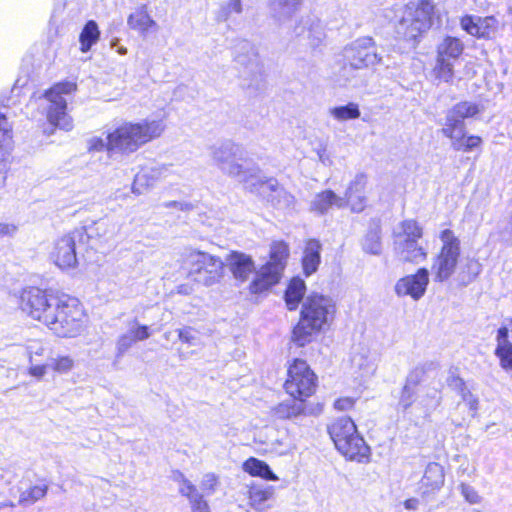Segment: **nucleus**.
Wrapping results in <instances>:
<instances>
[{
    "instance_id": "1",
    "label": "nucleus",
    "mask_w": 512,
    "mask_h": 512,
    "mask_svg": "<svg viewBox=\"0 0 512 512\" xmlns=\"http://www.w3.org/2000/svg\"><path fill=\"white\" fill-rule=\"evenodd\" d=\"M337 313L336 302L329 295L309 293L302 302L299 321L293 329L292 341L299 347L310 343L314 336L325 332Z\"/></svg>"
},
{
    "instance_id": "2",
    "label": "nucleus",
    "mask_w": 512,
    "mask_h": 512,
    "mask_svg": "<svg viewBox=\"0 0 512 512\" xmlns=\"http://www.w3.org/2000/svg\"><path fill=\"white\" fill-rule=\"evenodd\" d=\"M163 131L164 126L156 120L124 122L108 133V152L133 153Z\"/></svg>"
},
{
    "instance_id": "3",
    "label": "nucleus",
    "mask_w": 512,
    "mask_h": 512,
    "mask_svg": "<svg viewBox=\"0 0 512 512\" xmlns=\"http://www.w3.org/2000/svg\"><path fill=\"white\" fill-rule=\"evenodd\" d=\"M54 310L47 323L48 329L58 337L75 338L86 328L87 317L80 302L69 295L60 294L52 302Z\"/></svg>"
},
{
    "instance_id": "4",
    "label": "nucleus",
    "mask_w": 512,
    "mask_h": 512,
    "mask_svg": "<svg viewBox=\"0 0 512 512\" xmlns=\"http://www.w3.org/2000/svg\"><path fill=\"white\" fill-rule=\"evenodd\" d=\"M437 16L432 0H411L403 8L397 32L408 40H416L430 30Z\"/></svg>"
},
{
    "instance_id": "5",
    "label": "nucleus",
    "mask_w": 512,
    "mask_h": 512,
    "mask_svg": "<svg viewBox=\"0 0 512 512\" xmlns=\"http://www.w3.org/2000/svg\"><path fill=\"white\" fill-rule=\"evenodd\" d=\"M182 264L187 269V277L194 283L211 286L224 275V262L206 252L188 249L182 254Z\"/></svg>"
},
{
    "instance_id": "6",
    "label": "nucleus",
    "mask_w": 512,
    "mask_h": 512,
    "mask_svg": "<svg viewBox=\"0 0 512 512\" xmlns=\"http://www.w3.org/2000/svg\"><path fill=\"white\" fill-rule=\"evenodd\" d=\"M331 439L340 453L350 460L361 461L369 454V447L358 434L356 425L347 417L335 420L328 428Z\"/></svg>"
},
{
    "instance_id": "7",
    "label": "nucleus",
    "mask_w": 512,
    "mask_h": 512,
    "mask_svg": "<svg viewBox=\"0 0 512 512\" xmlns=\"http://www.w3.org/2000/svg\"><path fill=\"white\" fill-rule=\"evenodd\" d=\"M439 239L441 247L433 257L431 269L434 281L445 282L456 272L461 255V243L450 229L442 230Z\"/></svg>"
},
{
    "instance_id": "8",
    "label": "nucleus",
    "mask_w": 512,
    "mask_h": 512,
    "mask_svg": "<svg viewBox=\"0 0 512 512\" xmlns=\"http://www.w3.org/2000/svg\"><path fill=\"white\" fill-rule=\"evenodd\" d=\"M212 158L222 173L247 185L254 192L252 184H257V182H253L256 178V170L242 163L238 157V148L235 145L230 143L220 145L213 150Z\"/></svg>"
},
{
    "instance_id": "9",
    "label": "nucleus",
    "mask_w": 512,
    "mask_h": 512,
    "mask_svg": "<svg viewBox=\"0 0 512 512\" xmlns=\"http://www.w3.org/2000/svg\"><path fill=\"white\" fill-rule=\"evenodd\" d=\"M288 256L289 247L285 242H273L270 248V260L256 273V277L249 285L250 292L261 293L278 283Z\"/></svg>"
},
{
    "instance_id": "10",
    "label": "nucleus",
    "mask_w": 512,
    "mask_h": 512,
    "mask_svg": "<svg viewBox=\"0 0 512 512\" xmlns=\"http://www.w3.org/2000/svg\"><path fill=\"white\" fill-rule=\"evenodd\" d=\"M76 88L74 82L66 81L55 84L45 93V97L49 101L47 119L50 124L65 131H70L73 128V121L66 113L67 101L63 96L73 93Z\"/></svg>"
},
{
    "instance_id": "11",
    "label": "nucleus",
    "mask_w": 512,
    "mask_h": 512,
    "mask_svg": "<svg viewBox=\"0 0 512 512\" xmlns=\"http://www.w3.org/2000/svg\"><path fill=\"white\" fill-rule=\"evenodd\" d=\"M316 380V375L308 364L304 360L295 359L288 367L284 388L294 399L303 402L315 392Z\"/></svg>"
},
{
    "instance_id": "12",
    "label": "nucleus",
    "mask_w": 512,
    "mask_h": 512,
    "mask_svg": "<svg viewBox=\"0 0 512 512\" xmlns=\"http://www.w3.org/2000/svg\"><path fill=\"white\" fill-rule=\"evenodd\" d=\"M464 51V43L454 36H445L436 47V64L433 69L435 77L443 82H450L454 76L453 61Z\"/></svg>"
},
{
    "instance_id": "13",
    "label": "nucleus",
    "mask_w": 512,
    "mask_h": 512,
    "mask_svg": "<svg viewBox=\"0 0 512 512\" xmlns=\"http://www.w3.org/2000/svg\"><path fill=\"white\" fill-rule=\"evenodd\" d=\"M59 299V295L48 294L37 288L24 290L20 297V307L33 319L47 325L54 310L53 301Z\"/></svg>"
},
{
    "instance_id": "14",
    "label": "nucleus",
    "mask_w": 512,
    "mask_h": 512,
    "mask_svg": "<svg viewBox=\"0 0 512 512\" xmlns=\"http://www.w3.org/2000/svg\"><path fill=\"white\" fill-rule=\"evenodd\" d=\"M345 58L354 69L368 68L381 61L371 38H362L353 42L345 49Z\"/></svg>"
},
{
    "instance_id": "15",
    "label": "nucleus",
    "mask_w": 512,
    "mask_h": 512,
    "mask_svg": "<svg viewBox=\"0 0 512 512\" xmlns=\"http://www.w3.org/2000/svg\"><path fill=\"white\" fill-rule=\"evenodd\" d=\"M428 284V269L419 268L416 273L398 279L394 286V292L398 297H410L414 301H418L425 295Z\"/></svg>"
},
{
    "instance_id": "16",
    "label": "nucleus",
    "mask_w": 512,
    "mask_h": 512,
    "mask_svg": "<svg viewBox=\"0 0 512 512\" xmlns=\"http://www.w3.org/2000/svg\"><path fill=\"white\" fill-rule=\"evenodd\" d=\"M76 236L77 232H71L53 243L49 255L53 263L62 270L72 269L77 265Z\"/></svg>"
},
{
    "instance_id": "17",
    "label": "nucleus",
    "mask_w": 512,
    "mask_h": 512,
    "mask_svg": "<svg viewBox=\"0 0 512 512\" xmlns=\"http://www.w3.org/2000/svg\"><path fill=\"white\" fill-rule=\"evenodd\" d=\"M368 176L357 173L348 183L344 197H342L343 208L348 207L353 213L362 212L367 205L366 187Z\"/></svg>"
},
{
    "instance_id": "18",
    "label": "nucleus",
    "mask_w": 512,
    "mask_h": 512,
    "mask_svg": "<svg viewBox=\"0 0 512 512\" xmlns=\"http://www.w3.org/2000/svg\"><path fill=\"white\" fill-rule=\"evenodd\" d=\"M252 186L254 187V192L266 198L267 201L277 208H292L296 203L295 197L279 186L278 182L274 179L266 181L257 180V184H252Z\"/></svg>"
},
{
    "instance_id": "19",
    "label": "nucleus",
    "mask_w": 512,
    "mask_h": 512,
    "mask_svg": "<svg viewBox=\"0 0 512 512\" xmlns=\"http://www.w3.org/2000/svg\"><path fill=\"white\" fill-rule=\"evenodd\" d=\"M460 26L471 36L490 39L498 32L499 21L493 16L465 15L460 19Z\"/></svg>"
},
{
    "instance_id": "20",
    "label": "nucleus",
    "mask_w": 512,
    "mask_h": 512,
    "mask_svg": "<svg viewBox=\"0 0 512 512\" xmlns=\"http://www.w3.org/2000/svg\"><path fill=\"white\" fill-rule=\"evenodd\" d=\"M224 264L228 267L233 277L240 282H246L251 274L258 272L252 257L239 251L229 253Z\"/></svg>"
},
{
    "instance_id": "21",
    "label": "nucleus",
    "mask_w": 512,
    "mask_h": 512,
    "mask_svg": "<svg viewBox=\"0 0 512 512\" xmlns=\"http://www.w3.org/2000/svg\"><path fill=\"white\" fill-rule=\"evenodd\" d=\"M353 373L360 378H370L377 370V357L365 347H357L351 355Z\"/></svg>"
},
{
    "instance_id": "22",
    "label": "nucleus",
    "mask_w": 512,
    "mask_h": 512,
    "mask_svg": "<svg viewBox=\"0 0 512 512\" xmlns=\"http://www.w3.org/2000/svg\"><path fill=\"white\" fill-rule=\"evenodd\" d=\"M393 249L399 260L404 263L420 264L428 256L427 250L418 244V240L394 241Z\"/></svg>"
},
{
    "instance_id": "23",
    "label": "nucleus",
    "mask_w": 512,
    "mask_h": 512,
    "mask_svg": "<svg viewBox=\"0 0 512 512\" xmlns=\"http://www.w3.org/2000/svg\"><path fill=\"white\" fill-rule=\"evenodd\" d=\"M169 169L165 166H157L145 169L135 176L132 184V192L136 195H141L152 188L155 183L168 176Z\"/></svg>"
},
{
    "instance_id": "24",
    "label": "nucleus",
    "mask_w": 512,
    "mask_h": 512,
    "mask_svg": "<svg viewBox=\"0 0 512 512\" xmlns=\"http://www.w3.org/2000/svg\"><path fill=\"white\" fill-rule=\"evenodd\" d=\"M45 351L46 346L40 340H30L26 345V353L29 362L28 374L37 380H42L49 369V365L47 363H37V358L42 357L45 354Z\"/></svg>"
},
{
    "instance_id": "25",
    "label": "nucleus",
    "mask_w": 512,
    "mask_h": 512,
    "mask_svg": "<svg viewBox=\"0 0 512 512\" xmlns=\"http://www.w3.org/2000/svg\"><path fill=\"white\" fill-rule=\"evenodd\" d=\"M445 481L443 467L438 463H429L420 482V491L423 496H428L442 488Z\"/></svg>"
},
{
    "instance_id": "26",
    "label": "nucleus",
    "mask_w": 512,
    "mask_h": 512,
    "mask_svg": "<svg viewBox=\"0 0 512 512\" xmlns=\"http://www.w3.org/2000/svg\"><path fill=\"white\" fill-rule=\"evenodd\" d=\"M274 496V488L272 486H264L252 483L248 486L247 498L248 505L259 512L264 511L269 506L266 502Z\"/></svg>"
},
{
    "instance_id": "27",
    "label": "nucleus",
    "mask_w": 512,
    "mask_h": 512,
    "mask_svg": "<svg viewBox=\"0 0 512 512\" xmlns=\"http://www.w3.org/2000/svg\"><path fill=\"white\" fill-rule=\"evenodd\" d=\"M128 26L140 33H147L151 29H157V22L150 16L147 5L142 4L128 16Z\"/></svg>"
},
{
    "instance_id": "28",
    "label": "nucleus",
    "mask_w": 512,
    "mask_h": 512,
    "mask_svg": "<svg viewBox=\"0 0 512 512\" xmlns=\"http://www.w3.org/2000/svg\"><path fill=\"white\" fill-rule=\"evenodd\" d=\"M495 355L503 369L512 370V343L508 339V328L501 327L496 335Z\"/></svg>"
},
{
    "instance_id": "29",
    "label": "nucleus",
    "mask_w": 512,
    "mask_h": 512,
    "mask_svg": "<svg viewBox=\"0 0 512 512\" xmlns=\"http://www.w3.org/2000/svg\"><path fill=\"white\" fill-rule=\"evenodd\" d=\"M333 206L342 209V197L337 195L332 190H324L315 195V197L311 201L310 210L320 214H324Z\"/></svg>"
},
{
    "instance_id": "30",
    "label": "nucleus",
    "mask_w": 512,
    "mask_h": 512,
    "mask_svg": "<svg viewBox=\"0 0 512 512\" xmlns=\"http://www.w3.org/2000/svg\"><path fill=\"white\" fill-rule=\"evenodd\" d=\"M321 244L315 239H311L306 243L304 255L302 259L303 270L306 276L313 274L320 264Z\"/></svg>"
},
{
    "instance_id": "31",
    "label": "nucleus",
    "mask_w": 512,
    "mask_h": 512,
    "mask_svg": "<svg viewBox=\"0 0 512 512\" xmlns=\"http://www.w3.org/2000/svg\"><path fill=\"white\" fill-rule=\"evenodd\" d=\"M423 236V228L414 219H406L398 223L393 231L394 241L419 240Z\"/></svg>"
},
{
    "instance_id": "32",
    "label": "nucleus",
    "mask_w": 512,
    "mask_h": 512,
    "mask_svg": "<svg viewBox=\"0 0 512 512\" xmlns=\"http://www.w3.org/2000/svg\"><path fill=\"white\" fill-rule=\"evenodd\" d=\"M12 149L11 125L4 115L0 114V170L5 167V162Z\"/></svg>"
},
{
    "instance_id": "33",
    "label": "nucleus",
    "mask_w": 512,
    "mask_h": 512,
    "mask_svg": "<svg viewBox=\"0 0 512 512\" xmlns=\"http://www.w3.org/2000/svg\"><path fill=\"white\" fill-rule=\"evenodd\" d=\"M306 285L300 278H293L286 290L285 301L289 310H295L300 301L305 298Z\"/></svg>"
},
{
    "instance_id": "34",
    "label": "nucleus",
    "mask_w": 512,
    "mask_h": 512,
    "mask_svg": "<svg viewBox=\"0 0 512 512\" xmlns=\"http://www.w3.org/2000/svg\"><path fill=\"white\" fill-rule=\"evenodd\" d=\"M243 469L252 476L272 481L278 480V477L270 470L269 466L264 461L253 457L244 462Z\"/></svg>"
},
{
    "instance_id": "35",
    "label": "nucleus",
    "mask_w": 512,
    "mask_h": 512,
    "mask_svg": "<svg viewBox=\"0 0 512 512\" xmlns=\"http://www.w3.org/2000/svg\"><path fill=\"white\" fill-rule=\"evenodd\" d=\"M300 0H269L272 16L284 20L289 18L296 10Z\"/></svg>"
},
{
    "instance_id": "36",
    "label": "nucleus",
    "mask_w": 512,
    "mask_h": 512,
    "mask_svg": "<svg viewBox=\"0 0 512 512\" xmlns=\"http://www.w3.org/2000/svg\"><path fill=\"white\" fill-rule=\"evenodd\" d=\"M328 113L333 119L339 122L358 119L361 115L359 105L354 102H349L343 106L331 107Z\"/></svg>"
},
{
    "instance_id": "37",
    "label": "nucleus",
    "mask_w": 512,
    "mask_h": 512,
    "mask_svg": "<svg viewBox=\"0 0 512 512\" xmlns=\"http://www.w3.org/2000/svg\"><path fill=\"white\" fill-rule=\"evenodd\" d=\"M100 36V31L98 29V25L95 21H88L84 26L80 37V50L82 52H87L90 50L93 44H95Z\"/></svg>"
},
{
    "instance_id": "38",
    "label": "nucleus",
    "mask_w": 512,
    "mask_h": 512,
    "mask_svg": "<svg viewBox=\"0 0 512 512\" xmlns=\"http://www.w3.org/2000/svg\"><path fill=\"white\" fill-rule=\"evenodd\" d=\"M304 411L302 402L294 401L282 402L272 408L271 412L277 419H289L300 415Z\"/></svg>"
},
{
    "instance_id": "39",
    "label": "nucleus",
    "mask_w": 512,
    "mask_h": 512,
    "mask_svg": "<svg viewBox=\"0 0 512 512\" xmlns=\"http://www.w3.org/2000/svg\"><path fill=\"white\" fill-rule=\"evenodd\" d=\"M362 248L365 253L380 255L382 253L381 231L374 228L366 233L362 240Z\"/></svg>"
},
{
    "instance_id": "40",
    "label": "nucleus",
    "mask_w": 512,
    "mask_h": 512,
    "mask_svg": "<svg viewBox=\"0 0 512 512\" xmlns=\"http://www.w3.org/2000/svg\"><path fill=\"white\" fill-rule=\"evenodd\" d=\"M482 144V138L476 135H467L464 131L455 138L451 147L456 151L469 152L477 149Z\"/></svg>"
},
{
    "instance_id": "41",
    "label": "nucleus",
    "mask_w": 512,
    "mask_h": 512,
    "mask_svg": "<svg viewBox=\"0 0 512 512\" xmlns=\"http://www.w3.org/2000/svg\"><path fill=\"white\" fill-rule=\"evenodd\" d=\"M464 131V123L450 110L447 113L441 133L451 142Z\"/></svg>"
},
{
    "instance_id": "42",
    "label": "nucleus",
    "mask_w": 512,
    "mask_h": 512,
    "mask_svg": "<svg viewBox=\"0 0 512 512\" xmlns=\"http://www.w3.org/2000/svg\"><path fill=\"white\" fill-rule=\"evenodd\" d=\"M48 491L46 484H37L22 491L19 496L20 505H31L45 497Z\"/></svg>"
},
{
    "instance_id": "43",
    "label": "nucleus",
    "mask_w": 512,
    "mask_h": 512,
    "mask_svg": "<svg viewBox=\"0 0 512 512\" xmlns=\"http://www.w3.org/2000/svg\"><path fill=\"white\" fill-rule=\"evenodd\" d=\"M484 110V107L475 102L463 101L457 103L450 109L462 122L466 118H471Z\"/></svg>"
},
{
    "instance_id": "44",
    "label": "nucleus",
    "mask_w": 512,
    "mask_h": 512,
    "mask_svg": "<svg viewBox=\"0 0 512 512\" xmlns=\"http://www.w3.org/2000/svg\"><path fill=\"white\" fill-rule=\"evenodd\" d=\"M49 369L53 372L63 375L70 373L75 367V360L69 355H58L57 357L50 358Z\"/></svg>"
},
{
    "instance_id": "45",
    "label": "nucleus",
    "mask_w": 512,
    "mask_h": 512,
    "mask_svg": "<svg viewBox=\"0 0 512 512\" xmlns=\"http://www.w3.org/2000/svg\"><path fill=\"white\" fill-rule=\"evenodd\" d=\"M175 480L179 483V492L181 495L187 497L190 500V503L195 502L197 498L202 497V495L197 492L196 487L186 479L182 473H177Z\"/></svg>"
},
{
    "instance_id": "46",
    "label": "nucleus",
    "mask_w": 512,
    "mask_h": 512,
    "mask_svg": "<svg viewBox=\"0 0 512 512\" xmlns=\"http://www.w3.org/2000/svg\"><path fill=\"white\" fill-rule=\"evenodd\" d=\"M242 12L241 0H228L221 5L219 17L227 20L232 14H240Z\"/></svg>"
},
{
    "instance_id": "47",
    "label": "nucleus",
    "mask_w": 512,
    "mask_h": 512,
    "mask_svg": "<svg viewBox=\"0 0 512 512\" xmlns=\"http://www.w3.org/2000/svg\"><path fill=\"white\" fill-rule=\"evenodd\" d=\"M465 268L467 273L464 270L459 273V279L464 284L471 282L480 273V264L476 260L470 259L467 261Z\"/></svg>"
},
{
    "instance_id": "48",
    "label": "nucleus",
    "mask_w": 512,
    "mask_h": 512,
    "mask_svg": "<svg viewBox=\"0 0 512 512\" xmlns=\"http://www.w3.org/2000/svg\"><path fill=\"white\" fill-rule=\"evenodd\" d=\"M461 495L469 504H479L482 501V497L479 495L477 490L469 484L461 483L459 486Z\"/></svg>"
},
{
    "instance_id": "49",
    "label": "nucleus",
    "mask_w": 512,
    "mask_h": 512,
    "mask_svg": "<svg viewBox=\"0 0 512 512\" xmlns=\"http://www.w3.org/2000/svg\"><path fill=\"white\" fill-rule=\"evenodd\" d=\"M135 342L136 341L133 339L132 334H130L129 331L122 334L119 336L116 343L117 353L119 355H123L132 347Z\"/></svg>"
},
{
    "instance_id": "50",
    "label": "nucleus",
    "mask_w": 512,
    "mask_h": 512,
    "mask_svg": "<svg viewBox=\"0 0 512 512\" xmlns=\"http://www.w3.org/2000/svg\"><path fill=\"white\" fill-rule=\"evenodd\" d=\"M135 341H144L150 337L149 327L135 322L129 329Z\"/></svg>"
},
{
    "instance_id": "51",
    "label": "nucleus",
    "mask_w": 512,
    "mask_h": 512,
    "mask_svg": "<svg viewBox=\"0 0 512 512\" xmlns=\"http://www.w3.org/2000/svg\"><path fill=\"white\" fill-rule=\"evenodd\" d=\"M217 484H218L217 476L213 473H207L206 475H204V477L202 479L201 487L204 491H206L208 493H212L215 490Z\"/></svg>"
},
{
    "instance_id": "52",
    "label": "nucleus",
    "mask_w": 512,
    "mask_h": 512,
    "mask_svg": "<svg viewBox=\"0 0 512 512\" xmlns=\"http://www.w3.org/2000/svg\"><path fill=\"white\" fill-rule=\"evenodd\" d=\"M461 398L470 411L473 413L476 412L478 408V399L470 391L462 389Z\"/></svg>"
},
{
    "instance_id": "53",
    "label": "nucleus",
    "mask_w": 512,
    "mask_h": 512,
    "mask_svg": "<svg viewBox=\"0 0 512 512\" xmlns=\"http://www.w3.org/2000/svg\"><path fill=\"white\" fill-rule=\"evenodd\" d=\"M314 151H315L319 161L323 165H325V166L332 165L333 161L331 159L330 154L328 153L327 144L326 143H321L317 148H315Z\"/></svg>"
},
{
    "instance_id": "54",
    "label": "nucleus",
    "mask_w": 512,
    "mask_h": 512,
    "mask_svg": "<svg viewBox=\"0 0 512 512\" xmlns=\"http://www.w3.org/2000/svg\"><path fill=\"white\" fill-rule=\"evenodd\" d=\"M88 148L91 151H102L104 149L108 151V135L105 140L100 137H92L88 142Z\"/></svg>"
},
{
    "instance_id": "55",
    "label": "nucleus",
    "mask_w": 512,
    "mask_h": 512,
    "mask_svg": "<svg viewBox=\"0 0 512 512\" xmlns=\"http://www.w3.org/2000/svg\"><path fill=\"white\" fill-rule=\"evenodd\" d=\"M177 332H178V337L182 342H185V343H188L191 345L196 344L197 338L191 328L187 327V328L179 329V330H177Z\"/></svg>"
},
{
    "instance_id": "56",
    "label": "nucleus",
    "mask_w": 512,
    "mask_h": 512,
    "mask_svg": "<svg viewBox=\"0 0 512 512\" xmlns=\"http://www.w3.org/2000/svg\"><path fill=\"white\" fill-rule=\"evenodd\" d=\"M413 403V392L408 386H405L401 398L399 400V405L404 409L407 410Z\"/></svg>"
},
{
    "instance_id": "57",
    "label": "nucleus",
    "mask_w": 512,
    "mask_h": 512,
    "mask_svg": "<svg viewBox=\"0 0 512 512\" xmlns=\"http://www.w3.org/2000/svg\"><path fill=\"white\" fill-rule=\"evenodd\" d=\"M355 400L351 397H342L337 399L334 402L335 409L339 411H346L352 409L354 406Z\"/></svg>"
},
{
    "instance_id": "58",
    "label": "nucleus",
    "mask_w": 512,
    "mask_h": 512,
    "mask_svg": "<svg viewBox=\"0 0 512 512\" xmlns=\"http://www.w3.org/2000/svg\"><path fill=\"white\" fill-rule=\"evenodd\" d=\"M192 512H210L207 502L201 498H197L195 502L191 503Z\"/></svg>"
},
{
    "instance_id": "59",
    "label": "nucleus",
    "mask_w": 512,
    "mask_h": 512,
    "mask_svg": "<svg viewBox=\"0 0 512 512\" xmlns=\"http://www.w3.org/2000/svg\"><path fill=\"white\" fill-rule=\"evenodd\" d=\"M17 226L10 223H0V238L5 236H12L16 233Z\"/></svg>"
},
{
    "instance_id": "60",
    "label": "nucleus",
    "mask_w": 512,
    "mask_h": 512,
    "mask_svg": "<svg viewBox=\"0 0 512 512\" xmlns=\"http://www.w3.org/2000/svg\"><path fill=\"white\" fill-rule=\"evenodd\" d=\"M193 291V285L190 283H184L177 286V293L179 294L190 295Z\"/></svg>"
},
{
    "instance_id": "61",
    "label": "nucleus",
    "mask_w": 512,
    "mask_h": 512,
    "mask_svg": "<svg viewBox=\"0 0 512 512\" xmlns=\"http://www.w3.org/2000/svg\"><path fill=\"white\" fill-rule=\"evenodd\" d=\"M418 500L417 499H408L404 502V506L407 510H416L418 508Z\"/></svg>"
},
{
    "instance_id": "62",
    "label": "nucleus",
    "mask_w": 512,
    "mask_h": 512,
    "mask_svg": "<svg viewBox=\"0 0 512 512\" xmlns=\"http://www.w3.org/2000/svg\"><path fill=\"white\" fill-rule=\"evenodd\" d=\"M14 507H15V503L13 501L7 500V501L0 502V511L4 508H14Z\"/></svg>"
},
{
    "instance_id": "63",
    "label": "nucleus",
    "mask_w": 512,
    "mask_h": 512,
    "mask_svg": "<svg viewBox=\"0 0 512 512\" xmlns=\"http://www.w3.org/2000/svg\"><path fill=\"white\" fill-rule=\"evenodd\" d=\"M295 449H296L295 445L290 443V444H287L285 446V448L281 451V453H289V452H292Z\"/></svg>"
},
{
    "instance_id": "64",
    "label": "nucleus",
    "mask_w": 512,
    "mask_h": 512,
    "mask_svg": "<svg viewBox=\"0 0 512 512\" xmlns=\"http://www.w3.org/2000/svg\"><path fill=\"white\" fill-rule=\"evenodd\" d=\"M171 334H172V332H171V331H167V332H165V333H164V335H163V336H164V338H165L166 340H170V338H171Z\"/></svg>"
}]
</instances>
